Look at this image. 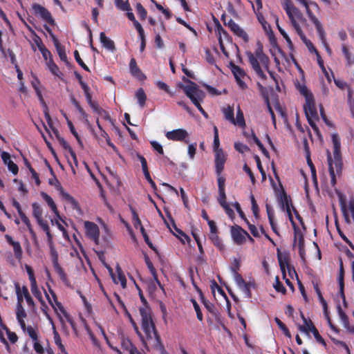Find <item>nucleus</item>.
Masks as SVG:
<instances>
[{
  "label": "nucleus",
  "mask_w": 354,
  "mask_h": 354,
  "mask_svg": "<svg viewBox=\"0 0 354 354\" xmlns=\"http://www.w3.org/2000/svg\"><path fill=\"white\" fill-rule=\"evenodd\" d=\"M165 136L168 140L173 141H185L188 142L187 138L189 137L188 132L183 129H177L165 133Z\"/></svg>",
  "instance_id": "10"
},
{
  "label": "nucleus",
  "mask_w": 354,
  "mask_h": 354,
  "mask_svg": "<svg viewBox=\"0 0 354 354\" xmlns=\"http://www.w3.org/2000/svg\"><path fill=\"white\" fill-rule=\"evenodd\" d=\"M289 19L297 34H299V30H302L299 24V22H301L304 25H306V19L302 16L301 13L298 9L297 13L294 12L292 14V18H289Z\"/></svg>",
  "instance_id": "18"
},
{
  "label": "nucleus",
  "mask_w": 354,
  "mask_h": 354,
  "mask_svg": "<svg viewBox=\"0 0 354 354\" xmlns=\"http://www.w3.org/2000/svg\"><path fill=\"white\" fill-rule=\"evenodd\" d=\"M332 143L333 145V154L327 150V159L328 171L330 176V184L335 187L337 183V178L342 176V160L340 154V140L335 133L331 135Z\"/></svg>",
  "instance_id": "2"
},
{
  "label": "nucleus",
  "mask_w": 354,
  "mask_h": 354,
  "mask_svg": "<svg viewBox=\"0 0 354 354\" xmlns=\"http://www.w3.org/2000/svg\"><path fill=\"white\" fill-rule=\"evenodd\" d=\"M252 55L255 57L259 59L260 63L264 66L266 67L267 65H269L270 64V59L269 57L264 54L263 51V47L262 46L258 43L257 48L255 50V52L252 53Z\"/></svg>",
  "instance_id": "24"
},
{
  "label": "nucleus",
  "mask_w": 354,
  "mask_h": 354,
  "mask_svg": "<svg viewBox=\"0 0 354 354\" xmlns=\"http://www.w3.org/2000/svg\"><path fill=\"white\" fill-rule=\"evenodd\" d=\"M232 123L242 128L245 127V121L244 119L243 113L239 106L237 107L236 117V118H234V122Z\"/></svg>",
  "instance_id": "34"
},
{
  "label": "nucleus",
  "mask_w": 354,
  "mask_h": 354,
  "mask_svg": "<svg viewBox=\"0 0 354 354\" xmlns=\"http://www.w3.org/2000/svg\"><path fill=\"white\" fill-rule=\"evenodd\" d=\"M136 97L138 100L139 105L141 107H143L145 104V101L147 100V96L145 93V91L142 88H139L136 93Z\"/></svg>",
  "instance_id": "45"
},
{
  "label": "nucleus",
  "mask_w": 354,
  "mask_h": 354,
  "mask_svg": "<svg viewBox=\"0 0 354 354\" xmlns=\"http://www.w3.org/2000/svg\"><path fill=\"white\" fill-rule=\"evenodd\" d=\"M145 262L147 266V268H149L151 274H152V276L153 277L154 281L153 283H156L162 290V291H164L163 286H162V284L158 279L156 269L154 268L151 261H150V259L148 257H145Z\"/></svg>",
  "instance_id": "31"
},
{
  "label": "nucleus",
  "mask_w": 354,
  "mask_h": 354,
  "mask_svg": "<svg viewBox=\"0 0 354 354\" xmlns=\"http://www.w3.org/2000/svg\"><path fill=\"white\" fill-rule=\"evenodd\" d=\"M183 80L187 84H179L178 86L183 90L186 95L191 100L192 102L194 104L198 102L203 101L205 93L198 88L197 84L185 77Z\"/></svg>",
  "instance_id": "3"
},
{
  "label": "nucleus",
  "mask_w": 354,
  "mask_h": 354,
  "mask_svg": "<svg viewBox=\"0 0 354 354\" xmlns=\"http://www.w3.org/2000/svg\"><path fill=\"white\" fill-rule=\"evenodd\" d=\"M53 133L65 149H68L71 159L74 165L77 167L78 163L75 153L71 149L65 140L59 136V132L56 129H53Z\"/></svg>",
  "instance_id": "20"
},
{
  "label": "nucleus",
  "mask_w": 354,
  "mask_h": 354,
  "mask_svg": "<svg viewBox=\"0 0 354 354\" xmlns=\"http://www.w3.org/2000/svg\"><path fill=\"white\" fill-rule=\"evenodd\" d=\"M8 330V328L5 325H3L2 328L0 327V340L6 345L7 350L10 352V346L8 345L6 338V335Z\"/></svg>",
  "instance_id": "50"
},
{
  "label": "nucleus",
  "mask_w": 354,
  "mask_h": 354,
  "mask_svg": "<svg viewBox=\"0 0 354 354\" xmlns=\"http://www.w3.org/2000/svg\"><path fill=\"white\" fill-rule=\"evenodd\" d=\"M32 8L36 15L40 17L42 19H44L48 23H53V19L51 17L50 12L48 10H46L44 7L37 3H35L32 6Z\"/></svg>",
  "instance_id": "12"
},
{
  "label": "nucleus",
  "mask_w": 354,
  "mask_h": 354,
  "mask_svg": "<svg viewBox=\"0 0 354 354\" xmlns=\"http://www.w3.org/2000/svg\"><path fill=\"white\" fill-rule=\"evenodd\" d=\"M61 194L62 197L66 200L74 209L78 208V204L77 201L74 199L73 196H71L69 194L64 192L63 190L61 191Z\"/></svg>",
  "instance_id": "51"
},
{
  "label": "nucleus",
  "mask_w": 354,
  "mask_h": 354,
  "mask_svg": "<svg viewBox=\"0 0 354 354\" xmlns=\"http://www.w3.org/2000/svg\"><path fill=\"white\" fill-rule=\"evenodd\" d=\"M222 112L224 115V118L232 122H234V109L232 106L227 105L222 108Z\"/></svg>",
  "instance_id": "36"
},
{
  "label": "nucleus",
  "mask_w": 354,
  "mask_h": 354,
  "mask_svg": "<svg viewBox=\"0 0 354 354\" xmlns=\"http://www.w3.org/2000/svg\"><path fill=\"white\" fill-rule=\"evenodd\" d=\"M227 26L236 36L242 39L245 42L248 41L249 37L246 32L234 20H229Z\"/></svg>",
  "instance_id": "14"
},
{
  "label": "nucleus",
  "mask_w": 354,
  "mask_h": 354,
  "mask_svg": "<svg viewBox=\"0 0 354 354\" xmlns=\"http://www.w3.org/2000/svg\"><path fill=\"white\" fill-rule=\"evenodd\" d=\"M301 316L304 321V325H299V330L301 332L306 333L314 331V330L316 329V328L313 325V322L310 320H308L306 318H305L302 313H301Z\"/></svg>",
  "instance_id": "30"
},
{
  "label": "nucleus",
  "mask_w": 354,
  "mask_h": 354,
  "mask_svg": "<svg viewBox=\"0 0 354 354\" xmlns=\"http://www.w3.org/2000/svg\"><path fill=\"white\" fill-rule=\"evenodd\" d=\"M24 332L27 333L32 341L35 340L38 337L37 330L31 326H26V330Z\"/></svg>",
  "instance_id": "60"
},
{
  "label": "nucleus",
  "mask_w": 354,
  "mask_h": 354,
  "mask_svg": "<svg viewBox=\"0 0 354 354\" xmlns=\"http://www.w3.org/2000/svg\"><path fill=\"white\" fill-rule=\"evenodd\" d=\"M109 270L113 282L115 284L120 283L123 288H125L127 286V280L121 269L119 267L117 268L116 274L113 273L111 268H109Z\"/></svg>",
  "instance_id": "19"
},
{
  "label": "nucleus",
  "mask_w": 354,
  "mask_h": 354,
  "mask_svg": "<svg viewBox=\"0 0 354 354\" xmlns=\"http://www.w3.org/2000/svg\"><path fill=\"white\" fill-rule=\"evenodd\" d=\"M141 316L142 329L145 337L139 336L145 346H158L160 344V337L157 334L154 323L151 317V311L149 306L144 305L139 309Z\"/></svg>",
  "instance_id": "1"
},
{
  "label": "nucleus",
  "mask_w": 354,
  "mask_h": 354,
  "mask_svg": "<svg viewBox=\"0 0 354 354\" xmlns=\"http://www.w3.org/2000/svg\"><path fill=\"white\" fill-rule=\"evenodd\" d=\"M19 216L22 221V222L26 225L32 238L34 239V241H37V235L35 232V231L32 229V225L30 222V220L25 215L24 212H19Z\"/></svg>",
  "instance_id": "32"
},
{
  "label": "nucleus",
  "mask_w": 354,
  "mask_h": 354,
  "mask_svg": "<svg viewBox=\"0 0 354 354\" xmlns=\"http://www.w3.org/2000/svg\"><path fill=\"white\" fill-rule=\"evenodd\" d=\"M246 56L248 57V62L251 66V68L254 71L256 75L258 78L261 80H265L266 79V75L265 73V71L269 70V65H267L266 67H264L259 62V59L255 58L252 55V53L246 52Z\"/></svg>",
  "instance_id": "6"
},
{
  "label": "nucleus",
  "mask_w": 354,
  "mask_h": 354,
  "mask_svg": "<svg viewBox=\"0 0 354 354\" xmlns=\"http://www.w3.org/2000/svg\"><path fill=\"white\" fill-rule=\"evenodd\" d=\"M298 35L299 36V37L302 40V41L304 43V44L306 46V47L308 48V49L309 50L310 52L315 53V54H317V50L314 47L313 43L309 39H308L306 38V37L305 36V35L302 30H299Z\"/></svg>",
  "instance_id": "35"
},
{
  "label": "nucleus",
  "mask_w": 354,
  "mask_h": 354,
  "mask_svg": "<svg viewBox=\"0 0 354 354\" xmlns=\"http://www.w3.org/2000/svg\"><path fill=\"white\" fill-rule=\"evenodd\" d=\"M12 286L11 284H7L6 281L0 277V297L7 299L9 293L12 292Z\"/></svg>",
  "instance_id": "29"
},
{
  "label": "nucleus",
  "mask_w": 354,
  "mask_h": 354,
  "mask_svg": "<svg viewBox=\"0 0 354 354\" xmlns=\"http://www.w3.org/2000/svg\"><path fill=\"white\" fill-rule=\"evenodd\" d=\"M129 70L132 76L140 80H143L146 78L145 75L142 73L138 66H137L136 59L132 58L129 63Z\"/></svg>",
  "instance_id": "26"
},
{
  "label": "nucleus",
  "mask_w": 354,
  "mask_h": 354,
  "mask_svg": "<svg viewBox=\"0 0 354 354\" xmlns=\"http://www.w3.org/2000/svg\"><path fill=\"white\" fill-rule=\"evenodd\" d=\"M234 148L236 151L241 153H244L249 151L248 147L242 142H235Z\"/></svg>",
  "instance_id": "63"
},
{
  "label": "nucleus",
  "mask_w": 354,
  "mask_h": 354,
  "mask_svg": "<svg viewBox=\"0 0 354 354\" xmlns=\"http://www.w3.org/2000/svg\"><path fill=\"white\" fill-rule=\"evenodd\" d=\"M1 158L3 160V163L7 165L8 169L14 175L17 174L19 169L17 165L10 159V156L8 152L3 151L1 153Z\"/></svg>",
  "instance_id": "22"
},
{
  "label": "nucleus",
  "mask_w": 354,
  "mask_h": 354,
  "mask_svg": "<svg viewBox=\"0 0 354 354\" xmlns=\"http://www.w3.org/2000/svg\"><path fill=\"white\" fill-rule=\"evenodd\" d=\"M216 34L218 35V39L220 44V48L222 52L226 55L228 56L227 53L226 52L224 47V42H230V37L227 32L221 27V26H218L216 28Z\"/></svg>",
  "instance_id": "16"
},
{
  "label": "nucleus",
  "mask_w": 354,
  "mask_h": 354,
  "mask_svg": "<svg viewBox=\"0 0 354 354\" xmlns=\"http://www.w3.org/2000/svg\"><path fill=\"white\" fill-rule=\"evenodd\" d=\"M46 64L48 66V69L55 76L60 77L62 75L61 72L59 71V68L54 63L52 59H50L48 62H46Z\"/></svg>",
  "instance_id": "47"
},
{
  "label": "nucleus",
  "mask_w": 354,
  "mask_h": 354,
  "mask_svg": "<svg viewBox=\"0 0 354 354\" xmlns=\"http://www.w3.org/2000/svg\"><path fill=\"white\" fill-rule=\"evenodd\" d=\"M231 235L234 242L237 245L243 244L246 236H249V234L238 225L232 227Z\"/></svg>",
  "instance_id": "9"
},
{
  "label": "nucleus",
  "mask_w": 354,
  "mask_h": 354,
  "mask_svg": "<svg viewBox=\"0 0 354 354\" xmlns=\"http://www.w3.org/2000/svg\"><path fill=\"white\" fill-rule=\"evenodd\" d=\"M215 153V169L217 175L221 174L224 169V165L226 161V154L223 150L214 151Z\"/></svg>",
  "instance_id": "13"
},
{
  "label": "nucleus",
  "mask_w": 354,
  "mask_h": 354,
  "mask_svg": "<svg viewBox=\"0 0 354 354\" xmlns=\"http://www.w3.org/2000/svg\"><path fill=\"white\" fill-rule=\"evenodd\" d=\"M30 289L32 295L39 300H41V292L38 289L37 281L30 283Z\"/></svg>",
  "instance_id": "55"
},
{
  "label": "nucleus",
  "mask_w": 354,
  "mask_h": 354,
  "mask_svg": "<svg viewBox=\"0 0 354 354\" xmlns=\"http://www.w3.org/2000/svg\"><path fill=\"white\" fill-rule=\"evenodd\" d=\"M121 345L122 348L127 352L134 346L129 339L124 337L122 339Z\"/></svg>",
  "instance_id": "62"
},
{
  "label": "nucleus",
  "mask_w": 354,
  "mask_h": 354,
  "mask_svg": "<svg viewBox=\"0 0 354 354\" xmlns=\"http://www.w3.org/2000/svg\"><path fill=\"white\" fill-rule=\"evenodd\" d=\"M227 26L236 36L242 39L245 42L248 41L249 37L246 32L234 20H229Z\"/></svg>",
  "instance_id": "15"
},
{
  "label": "nucleus",
  "mask_w": 354,
  "mask_h": 354,
  "mask_svg": "<svg viewBox=\"0 0 354 354\" xmlns=\"http://www.w3.org/2000/svg\"><path fill=\"white\" fill-rule=\"evenodd\" d=\"M315 26L316 27L320 40L322 41V44H325L326 42V35L321 22L316 24Z\"/></svg>",
  "instance_id": "52"
},
{
  "label": "nucleus",
  "mask_w": 354,
  "mask_h": 354,
  "mask_svg": "<svg viewBox=\"0 0 354 354\" xmlns=\"http://www.w3.org/2000/svg\"><path fill=\"white\" fill-rule=\"evenodd\" d=\"M15 287L16 290V295L17 297V304H22L23 297H24L22 288H20L19 285L17 283H15Z\"/></svg>",
  "instance_id": "58"
},
{
  "label": "nucleus",
  "mask_w": 354,
  "mask_h": 354,
  "mask_svg": "<svg viewBox=\"0 0 354 354\" xmlns=\"http://www.w3.org/2000/svg\"><path fill=\"white\" fill-rule=\"evenodd\" d=\"M40 195L50 208L51 211L55 214V215L57 216V218H60V215L57 210V205L51 196L44 192H41Z\"/></svg>",
  "instance_id": "28"
},
{
  "label": "nucleus",
  "mask_w": 354,
  "mask_h": 354,
  "mask_svg": "<svg viewBox=\"0 0 354 354\" xmlns=\"http://www.w3.org/2000/svg\"><path fill=\"white\" fill-rule=\"evenodd\" d=\"M297 88L299 91V93L304 96L305 100L308 99V97H313L312 93L308 89V88L304 84H297Z\"/></svg>",
  "instance_id": "49"
},
{
  "label": "nucleus",
  "mask_w": 354,
  "mask_h": 354,
  "mask_svg": "<svg viewBox=\"0 0 354 354\" xmlns=\"http://www.w3.org/2000/svg\"><path fill=\"white\" fill-rule=\"evenodd\" d=\"M242 293L244 295L245 297L250 298L251 297V292L250 290V286L246 282L243 283V284L238 286Z\"/></svg>",
  "instance_id": "57"
},
{
  "label": "nucleus",
  "mask_w": 354,
  "mask_h": 354,
  "mask_svg": "<svg viewBox=\"0 0 354 354\" xmlns=\"http://www.w3.org/2000/svg\"><path fill=\"white\" fill-rule=\"evenodd\" d=\"M41 228L44 230V232L46 233V237H47V243L48 245H53V237L50 230V227L48 225V222L43 223L39 225Z\"/></svg>",
  "instance_id": "41"
},
{
  "label": "nucleus",
  "mask_w": 354,
  "mask_h": 354,
  "mask_svg": "<svg viewBox=\"0 0 354 354\" xmlns=\"http://www.w3.org/2000/svg\"><path fill=\"white\" fill-rule=\"evenodd\" d=\"M219 197L218 198V201L219 204L223 207L225 209L226 214L230 217L232 218L234 213L232 209L230 208V205L226 202V196L225 189L218 190Z\"/></svg>",
  "instance_id": "21"
},
{
  "label": "nucleus",
  "mask_w": 354,
  "mask_h": 354,
  "mask_svg": "<svg viewBox=\"0 0 354 354\" xmlns=\"http://www.w3.org/2000/svg\"><path fill=\"white\" fill-rule=\"evenodd\" d=\"M305 100L306 102L304 105V109L308 123L315 133L317 136H319V130L316 124V122L319 120V117L315 104L314 97H308V98Z\"/></svg>",
  "instance_id": "4"
},
{
  "label": "nucleus",
  "mask_w": 354,
  "mask_h": 354,
  "mask_svg": "<svg viewBox=\"0 0 354 354\" xmlns=\"http://www.w3.org/2000/svg\"><path fill=\"white\" fill-rule=\"evenodd\" d=\"M338 314L339 316V318L342 322V324L344 328H348V319L346 316V315L344 313V312L342 310L340 306L338 307Z\"/></svg>",
  "instance_id": "56"
},
{
  "label": "nucleus",
  "mask_w": 354,
  "mask_h": 354,
  "mask_svg": "<svg viewBox=\"0 0 354 354\" xmlns=\"http://www.w3.org/2000/svg\"><path fill=\"white\" fill-rule=\"evenodd\" d=\"M274 321L276 322V324H277V326H279V328L283 332L284 335L290 338L291 337V335H290V333L289 331V330L288 329V328L286 326V325L277 317H276L274 319Z\"/></svg>",
  "instance_id": "53"
},
{
  "label": "nucleus",
  "mask_w": 354,
  "mask_h": 354,
  "mask_svg": "<svg viewBox=\"0 0 354 354\" xmlns=\"http://www.w3.org/2000/svg\"><path fill=\"white\" fill-rule=\"evenodd\" d=\"M97 221L101 225V227L103 228L104 232V235L102 236V242L107 243L111 236V230L109 226L104 223V221L102 218H97Z\"/></svg>",
  "instance_id": "37"
},
{
  "label": "nucleus",
  "mask_w": 354,
  "mask_h": 354,
  "mask_svg": "<svg viewBox=\"0 0 354 354\" xmlns=\"http://www.w3.org/2000/svg\"><path fill=\"white\" fill-rule=\"evenodd\" d=\"M209 239L212 241L213 244L218 248L219 250L224 249V245L222 242V240L219 238L217 233H209Z\"/></svg>",
  "instance_id": "42"
},
{
  "label": "nucleus",
  "mask_w": 354,
  "mask_h": 354,
  "mask_svg": "<svg viewBox=\"0 0 354 354\" xmlns=\"http://www.w3.org/2000/svg\"><path fill=\"white\" fill-rule=\"evenodd\" d=\"M55 46L60 59L62 62L67 63V56L65 52L64 47L62 46L57 40L55 41Z\"/></svg>",
  "instance_id": "39"
},
{
  "label": "nucleus",
  "mask_w": 354,
  "mask_h": 354,
  "mask_svg": "<svg viewBox=\"0 0 354 354\" xmlns=\"http://www.w3.org/2000/svg\"><path fill=\"white\" fill-rule=\"evenodd\" d=\"M5 238L8 243L12 246L15 257L17 259H21L22 257V249L19 242L13 241L12 237L8 234H6Z\"/></svg>",
  "instance_id": "27"
},
{
  "label": "nucleus",
  "mask_w": 354,
  "mask_h": 354,
  "mask_svg": "<svg viewBox=\"0 0 354 354\" xmlns=\"http://www.w3.org/2000/svg\"><path fill=\"white\" fill-rule=\"evenodd\" d=\"M232 272L233 274L234 279L237 286H239L241 284L243 285V283L245 282L243 280V279L242 278L241 275L240 274H239L234 268H232Z\"/></svg>",
  "instance_id": "61"
},
{
  "label": "nucleus",
  "mask_w": 354,
  "mask_h": 354,
  "mask_svg": "<svg viewBox=\"0 0 354 354\" xmlns=\"http://www.w3.org/2000/svg\"><path fill=\"white\" fill-rule=\"evenodd\" d=\"M88 104L95 113H97V114H100L101 115H103L106 119H109V114L104 110H103L102 108H100L99 106V105L97 104V103L93 101L92 102L89 103Z\"/></svg>",
  "instance_id": "44"
},
{
  "label": "nucleus",
  "mask_w": 354,
  "mask_h": 354,
  "mask_svg": "<svg viewBox=\"0 0 354 354\" xmlns=\"http://www.w3.org/2000/svg\"><path fill=\"white\" fill-rule=\"evenodd\" d=\"M50 249V254L53 263V268L56 272V273L59 277L60 279L66 284L68 283V279L67 276L64 272V270L62 269V268L60 266L59 263V255L58 253L55 248V245H48Z\"/></svg>",
  "instance_id": "8"
},
{
  "label": "nucleus",
  "mask_w": 354,
  "mask_h": 354,
  "mask_svg": "<svg viewBox=\"0 0 354 354\" xmlns=\"http://www.w3.org/2000/svg\"><path fill=\"white\" fill-rule=\"evenodd\" d=\"M71 102L78 111L82 118L85 121H88V114L84 111V110L80 106V103L75 100V98L73 96H71Z\"/></svg>",
  "instance_id": "40"
},
{
  "label": "nucleus",
  "mask_w": 354,
  "mask_h": 354,
  "mask_svg": "<svg viewBox=\"0 0 354 354\" xmlns=\"http://www.w3.org/2000/svg\"><path fill=\"white\" fill-rule=\"evenodd\" d=\"M50 292L52 295V298H50L48 295H46L48 301L51 305V306L53 308L56 313L57 314L62 324H64V319H66V321H67L71 325L72 327H74L73 320L65 311L61 303L57 301L55 294L52 290H50Z\"/></svg>",
  "instance_id": "5"
},
{
  "label": "nucleus",
  "mask_w": 354,
  "mask_h": 354,
  "mask_svg": "<svg viewBox=\"0 0 354 354\" xmlns=\"http://www.w3.org/2000/svg\"><path fill=\"white\" fill-rule=\"evenodd\" d=\"M276 291L279 292H281L282 294H285L286 290L283 284L279 281V277H275V283L273 285Z\"/></svg>",
  "instance_id": "59"
},
{
  "label": "nucleus",
  "mask_w": 354,
  "mask_h": 354,
  "mask_svg": "<svg viewBox=\"0 0 354 354\" xmlns=\"http://www.w3.org/2000/svg\"><path fill=\"white\" fill-rule=\"evenodd\" d=\"M33 348L35 352L37 354H44V348L41 346V344L38 341V339H36L35 340H33Z\"/></svg>",
  "instance_id": "64"
},
{
  "label": "nucleus",
  "mask_w": 354,
  "mask_h": 354,
  "mask_svg": "<svg viewBox=\"0 0 354 354\" xmlns=\"http://www.w3.org/2000/svg\"><path fill=\"white\" fill-rule=\"evenodd\" d=\"M80 85H81L82 89L84 90L86 100L88 104L92 102H93L92 97L89 92V88L87 86V84L85 82H84L83 81H80Z\"/></svg>",
  "instance_id": "54"
},
{
  "label": "nucleus",
  "mask_w": 354,
  "mask_h": 354,
  "mask_svg": "<svg viewBox=\"0 0 354 354\" xmlns=\"http://www.w3.org/2000/svg\"><path fill=\"white\" fill-rule=\"evenodd\" d=\"M48 318L50 322L52 324V328H53V332L55 344L57 346L58 348L60 347V346H64L62 344V343L61 337H60L59 333H57V331L56 330V328H55V325L53 324V320L48 316Z\"/></svg>",
  "instance_id": "48"
},
{
  "label": "nucleus",
  "mask_w": 354,
  "mask_h": 354,
  "mask_svg": "<svg viewBox=\"0 0 354 354\" xmlns=\"http://www.w3.org/2000/svg\"><path fill=\"white\" fill-rule=\"evenodd\" d=\"M100 39L103 46L106 49L109 50H113L115 49L114 42L102 32L100 35Z\"/></svg>",
  "instance_id": "33"
},
{
  "label": "nucleus",
  "mask_w": 354,
  "mask_h": 354,
  "mask_svg": "<svg viewBox=\"0 0 354 354\" xmlns=\"http://www.w3.org/2000/svg\"><path fill=\"white\" fill-rule=\"evenodd\" d=\"M232 71L239 87L243 90L245 89L247 85L245 82V79L247 77V75L245 71L236 65H232Z\"/></svg>",
  "instance_id": "11"
},
{
  "label": "nucleus",
  "mask_w": 354,
  "mask_h": 354,
  "mask_svg": "<svg viewBox=\"0 0 354 354\" xmlns=\"http://www.w3.org/2000/svg\"><path fill=\"white\" fill-rule=\"evenodd\" d=\"M130 210H131V214H132V221H133V224L134 227L136 228V229H138V228L140 229V227H142V223H141V221L139 218V216H138L136 209L131 206L130 207Z\"/></svg>",
  "instance_id": "46"
},
{
  "label": "nucleus",
  "mask_w": 354,
  "mask_h": 354,
  "mask_svg": "<svg viewBox=\"0 0 354 354\" xmlns=\"http://www.w3.org/2000/svg\"><path fill=\"white\" fill-rule=\"evenodd\" d=\"M335 192L338 196L341 211L344 215L346 223H350V216L346 203V196L343 194L339 189L335 187Z\"/></svg>",
  "instance_id": "17"
},
{
  "label": "nucleus",
  "mask_w": 354,
  "mask_h": 354,
  "mask_svg": "<svg viewBox=\"0 0 354 354\" xmlns=\"http://www.w3.org/2000/svg\"><path fill=\"white\" fill-rule=\"evenodd\" d=\"M115 5L116 8L122 11H131V6L129 1L123 0H115Z\"/></svg>",
  "instance_id": "43"
},
{
  "label": "nucleus",
  "mask_w": 354,
  "mask_h": 354,
  "mask_svg": "<svg viewBox=\"0 0 354 354\" xmlns=\"http://www.w3.org/2000/svg\"><path fill=\"white\" fill-rule=\"evenodd\" d=\"M84 227L86 237L91 239L96 245L102 243L100 238V229L97 224L91 221H84Z\"/></svg>",
  "instance_id": "7"
},
{
  "label": "nucleus",
  "mask_w": 354,
  "mask_h": 354,
  "mask_svg": "<svg viewBox=\"0 0 354 354\" xmlns=\"http://www.w3.org/2000/svg\"><path fill=\"white\" fill-rule=\"evenodd\" d=\"M283 9L285 10L288 18H292V14L295 12L297 13V8H295L292 3L290 0H284L283 3Z\"/></svg>",
  "instance_id": "38"
},
{
  "label": "nucleus",
  "mask_w": 354,
  "mask_h": 354,
  "mask_svg": "<svg viewBox=\"0 0 354 354\" xmlns=\"http://www.w3.org/2000/svg\"><path fill=\"white\" fill-rule=\"evenodd\" d=\"M26 317L27 314L23 308L22 304H17L16 317L23 331L26 330V323L24 319Z\"/></svg>",
  "instance_id": "23"
},
{
  "label": "nucleus",
  "mask_w": 354,
  "mask_h": 354,
  "mask_svg": "<svg viewBox=\"0 0 354 354\" xmlns=\"http://www.w3.org/2000/svg\"><path fill=\"white\" fill-rule=\"evenodd\" d=\"M32 216L36 219L37 223L39 225L48 222L43 218V209L37 203H33L32 204Z\"/></svg>",
  "instance_id": "25"
}]
</instances>
